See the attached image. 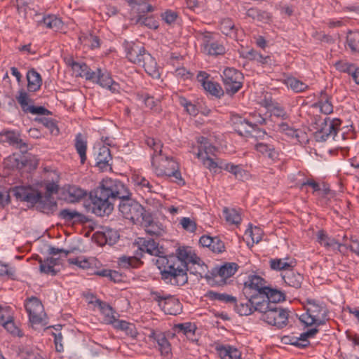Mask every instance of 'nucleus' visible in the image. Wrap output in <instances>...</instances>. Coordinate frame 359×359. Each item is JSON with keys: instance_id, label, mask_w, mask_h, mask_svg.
<instances>
[{"instance_id": "1", "label": "nucleus", "mask_w": 359, "mask_h": 359, "mask_svg": "<svg viewBox=\"0 0 359 359\" xmlns=\"http://www.w3.org/2000/svg\"><path fill=\"white\" fill-rule=\"evenodd\" d=\"M123 183L111 178L103 179L89 194L92 212L99 217L109 215L115 202L123 194Z\"/></svg>"}, {"instance_id": "2", "label": "nucleus", "mask_w": 359, "mask_h": 359, "mask_svg": "<svg viewBox=\"0 0 359 359\" xmlns=\"http://www.w3.org/2000/svg\"><path fill=\"white\" fill-rule=\"evenodd\" d=\"M18 201L27 202L31 207L36 206L37 210L52 215L57 209V203L53 196L43 195L30 186H15L10 189Z\"/></svg>"}, {"instance_id": "3", "label": "nucleus", "mask_w": 359, "mask_h": 359, "mask_svg": "<svg viewBox=\"0 0 359 359\" xmlns=\"http://www.w3.org/2000/svg\"><path fill=\"white\" fill-rule=\"evenodd\" d=\"M155 264L160 270L161 279L167 284L182 286L188 282V268H184L182 262H175L161 257L156 259Z\"/></svg>"}, {"instance_id": "4", "label": "nucleus", "mask_w": 359, "mask_h": 359, "mask_svg": "<svg viewBox=\"0 0 359 359\" xmlns=\"http://www.w3.org/2000/svg\"><path fill=\"white\" fill-rule=\"evenodd\" d=\"M265 279L257 275H250L244 283L243 294L245 297L250 298L255 306L256 311L262 313L269 308L266 301V292L264 290Z\"/></svg>"}, {"instance_id": "5", "label": "nucleus", "mask_w": 359, "mask_h": 359, "mask_svg": "<svg viewBox=\"0 0 359 359\" xmlns=\"http://www.w3.org/2000/svg\"><path fill=\"white\" fill-rule=\"evenodd\" d=\"M124 194L118 197V210L123 217L133 223H140L149 212L137 201L130 198L131 194L123 183Z\"/></svg>"}, {"instance_id": "6", "label": "nucleus", "mask_w": 359, "mask_h": 359, "mask_svg": "<svg viewBox=\"0 0 359 359\" xmlns=\"http://www.w3.org/2000/svg\"><path fill=\"white\" fill-rule=\"evenodd\" d=\"M341 121L339 118L330 119L329 117L322 118L319 116L313 118L312 127L316 130L313 137L316 142H325L329 137H334L340 128Z\"/></svg>"}, {"instance_id": "7", "label": "nucleus", "mask_w": 359, "mask_h": 359, "mask_svg": "<svg viewBox=\"0 0 359 359\" xmlns=\"http://www.w3.org/2000/svg\"><path fill=\"white\" fill-rule=\"evenodd\" d=\"M221 76L227 95L233 96L243 88L244 76L236 69L226 67Z\"/></svg>"}, {"instance_id": "8", "label": "nucleus", "mask_w": 359, "mask_h": 359, "mask_svg": "<svg viewBox=\"0 0 359 359\" xmlns=\"http://www.w3.org/2000/svg\"><path fill=\"white\" fill-rule=\"evenodd\" d=\"M307 307L306 310L311 316V322L308 325H323L330 319L329 311L326 305L312 299H306Z\"/></svg>"}, {"instance_id": "9", "label": "nucleus", "mask_w": 359, "mask_h": 359, "mask_svg": "<svg viewBox=\"0 0 359 359\" xmlns=\"http://www.w3.org/2000/svg\"><path fill=\"white\" fill-rule=\"evenodd\" d=\"M151 297L165 314L176 316L182 311V304L171 294H161L159 292H151Z\"/></svg>"}, {"instance_id": "10", "label": "nucleus", "mask_w": 359, "mask_h": 359, "mask_svg": "<svg viewBox=\"0 0 359 359\" xmlns=\"http://www.w3.org/2000/svg\"><path fill=\"white\" fill-rule=\"evenodd\" d=\"M262 313L261 320L269 325L276 326L278 328H283L287 324L288 311L278 307L277 305L269 306V308L265 309Z\"/></svg>"}, {"instance_id": "11", "label": "nucleus", "mask_w": 359, "mask_h": 359, "mask_svg": "<svg viewBox=\"0 0 359 359\" xmlns=\"http://www.w3.org/2000/svg\"><path fill=\"white\" fill-rule=\"evenodd\" d=\"M25 307L32 324L47 325L43 306L37 297L32 296L28 298L25 303Z\"/></svg>"}, {"instance_id": "12", "label": "nucleus", "mask_w": 359, "mask_h": 359, "mask_svg": "<svg viewBox=\"0 0 359 359\" xmlns=\"http://www.w3.org/2000/svg\"><path fill=\"white\" fill-rule=\"evenodd\" d=\"M153 167L158 176L174 177L179 180L178 184L184 185L185 184L180 171L179 164L172 157L165 156V158L161 159L159 166L155 167L154 165Z\"/></svg>"}, {"instance_id": "13", "label": "nucleus", "mask_w": 359, "mask_h": 359, "mask_svg": "<svg viewBox=\"0 0 359 359\" xmlns=\"http://www.w3.org/2000/svg\"><path fill=\"white\" fill-rule=\"evenodd\" d=\"M238 269V265L235 262H226L219 266H215L210 271H208L205 276V278L210 282L214 280L215 278L220 277L221 283L219 285H224L226 283V280L233 276Z\"/></svg>"}, {"instance_id": "14", "label": "nucleus", "mask_w": 359, "mask_h": 359, "mask_svg": "<svg viewBox=\"0 0 359 359\" xmlns=\"http://www.w3.org/2000/svg\"><path fill=\"white\" fill-rule=\"evenodd\" d=\"M148 337L154 343H156L158 349L162 356L168 358L172 355L171 344L166 338L165 333L152 330Z\"/></svg>"}, {"instance_id": "15", "label": "nucleus", "mask_w": 359, "mask_h": 359, "mask_svg": "<svg viewBox=\"0 0 359 359\" xmlns=\"http://www.w3.org/2000/svg\"><path fill=\"white\" fill-rule=\"evenodd\" d=\"M209 76L210 75L205 72H199L197 75V80L210 95L218 98L221 97L224 94V90L218 83L208 81Z\"/></svg>"}, {"instance_id": "16", "label": "nucleus", "mask_w": 359, "mask_h": 359, "mask_svg": "<svg viewBox=\"0 0 359 359\" xmlns=\"http://www.w3.org/2000/svg\"><path fill=\"white\" fill-rule=\"evenodd\" d=\"M125 50L128 60L137 65H141L143 56L148 53L143 46L133 42H126Z\"/></svg>"}, {"instance_id": "17", "label": "nucleus", "mask_w": 359, "mask_h": 359, "mask_svg": "<svg viewBox=\"0 0 359 359\" xmlns=\"http://www.w3.org/2000/svg\"><path fill=\"white\" fill-rule=\"evenodd\" d=\"M167 259L172 260L173 262L178 259L182 262L184 268H188L189 263H197V260H200L199 257L196 254L191 253V250L187 247H180L176 250V255H167Z\"/></svg>"}, {"instance_id": "18", "label": "nucleus", "mask_w": 359, "mask_h": 359, "mask_svg": "<svg viewBox=\"0 0 359 359\" xmlns=\"http://www.w3.org/2000/svg\"><path fill=\"white\" fill-rule=\"evenodd\" d=\"M93 237L100 245H104L105 244L112 245L118 241L119 233L118 231L115 229L105 227L102 228V231H96Z\"/></svg>"}, {"instance_id": "19", "label": "nucleus", "mask_w": 359, "mask_h": 359, "mask_svg": "<svg viewBox=\"0 0 359 359\" xmlns=\"http://www.w3.org/2000/svg\"><path fill=\"white\" fill-rule=\"evenodd\" d=\"M138 244L139 249L142 252L158 257V258H161V257H167L163 250V248L162 246H159V244L152 238H140Z\"/></svg>"}, {"instance_id": "20", "label": "nucleus", "mask_w": 359, "mask_h": 359, "mask_svg": "<svg viewBox=\"0 0 359 359\" xmlns=\"http://www.w3.org/2000/svg\"><path fill=\"white\" fill-rule=\"evenodd\" d=\"M0 142L19 149L25 153L28 149L27 144L20 137V135L14 131H5L0 133Z\"/></svg>"}, {"instance_id": "21", "label": "nucleus", "mask_w": 359, "mask_h": 359, "mask_svg": "<svg viewBox=\"0 0 359 359\" xmlns=\"http://www.w3.org/2000/svg\"><path fill=\"white\" fill-rule=\"evenodd\" d=\"M203 247L208 248L214 253H222L225 251L224 243L218 236L211 237L203 235L199 239Z\"/></svg>"}, {"instance_id": "22", "label": "nucleus", "mask_w": 359, "mask_h": 359, "mask_svg": "<svg viewBox=\"0 0 359 359\" xmlns=\"http://www.w3.org/2000/svg\"><path fill=\"white\" fill-rule=\"evenodd\" d=\"M281 277L287 285L295 289L300 288L304 280L303 275L295 271L292 266L288 270L283 271Z\"/></svg>"}, {"instance_id": "23", "label": "nucleus", "mask_w": 359, "mask_h": 359, "mask_svg": "<svg viewBox=\"0 0 359 359\" xmlns=\"http://www.w3.org/2000/svg\"><path fill=\"white\" fill-rule=\"evenodd\" d=\"M334 67L340 72L346 73L351 76L354 82L359 85V67L348 62L338 60L335 62Z\"/></svg>"}, {"instance_id": "24", "label": "nucleus", "mask_w": 359, "mask_h": 359, "mask_svg": "<svg viewBox=\"0 0 359 359\" xmlns=\"http://www.w3.org/2000/svg\"><path fill=\"white\" fill-rule=\"evenodd\" d=\"M145 228V231L150 236H158L161 234V224L158 222H155L153 215L149 211L140 222Z\"/></svg>"}, {"instance_id": "25", "label": "nucleus", "mask_w": 359, "mask_h": 359, "mask_svg": "<svg viewBox=\"0 0 359 359\" xmlns=\"http://www.w3.org/2000/svg\"><path fill=\"white\" fill-rule=\"evenodd\" d=\"M58 217L66 222H72L74 223L84 224L88 221L86 217L83 214L76 210L68 208L61 210L58 214Z\"/></svg>"}, {"instance_id": "26", "label": "nucleus", "mask_w": 359, "mask_h": 359, "mask_svg": "<svg viewBox=\"0 0 359 359\" xmlns=\"http://www.w3.org/2000/svg\"><path fill=\"white\" fill-rule=\"evenodd\" d=\"M265 280L264 290H265L266 298V301L269 303V306H274L277 303L283 302L285 300V294L280 290L269 287L266 285Z\"/></svg>"}, {"instance_id": "27", "label": "nucleus", "mask_w": 359, "mask_h": 359, "mask_svg": "<svg viewBox=\"0 0 359 359\" xmlns=\"http://www.w3.org/2000/svg\"><path fill=\"white\" fill-rule=\"evenodd\" d=\"M96 83L102 88L109 90L113 93L119 91V84L112 79L111 74L106 69H102Z\"/></svg>"}, {"instance_id": "28", "label": "nucleus", "mask_w": 359, "mask_h": 359, "mask_svg": "<svg viewBox=\"0 0 359 359\" xmlns=\"http://www.w3.org/2000/svg\"><path fill=\"white\" fill-rule=\"evenodd\" d=\"M141 66H142L145 72L153 78H158L160 73L157 62L154 57L149 53L143 56L141 61Z\"/></svg>"}, {"instance_id": "29", "label": "nucleus", "mask_w": 359, "mask_h": 359, "mask_svg": "<svg viewBox=\"0 0 359 359\" xmlns=\"http://www.w3.org/2000/svg\"><path fill=\"white\" fill-rule=\"evenodd\" d=\"M317 240L318 242L324 247L327 248H332L333 249H337V250L340 252H342L341 249L342 247H344L346 250L347 249L346 245L339 243L334 238H330L323 230H320L318 231Z\"/></svg>"}, {"instance_id": "30", "label": "nucleus", "mask_w": 359, "mask_h": 359, "mask_svg": "<svg viewBox=\"0 0 359 359\" xmlns=\"http://www.w3.org/2000/svg\"><path fill=\"white\" fill-rule=\"evenodd\" d=\"M232 123L235 131L241 137H249L250 130L248 127L250 128V121L241 116L235 115L232 118Z\"/></svg>"}, {"instance_id": "31", "label": "nucleus", "mask_w": 359, "mask_h": 359, "mask_svg": "<svg viewBox=\"0 0 359 359\" xmlns=\"http://www.w3.org/2000/svg\"><path fill=\"white\" fill-rule=\"evenodd\" d=\"M95 304L98 306L101 313L104 316V322L108 325H113V323L116 320L114 316L115 311H114L113 308L109 304L100 299H97L95 301Z\"/></svg>"}, {"instance_id": "32", "label": "nucleus", "mask_w": 359, "mask_h": 359, "mask_svg": "<svg viewBox=\"0 0 359 359\" xmlns=\"http://www.w3.org/2000/svg\"><path fill=\"white\" fill-rule=\"evenodd\" d=\"M112 159L111 151L109 147L102 146L99 148L98 153L95 158L96 165L100 169H106L109 165V162Z\"/></svg>"}, {"instance_id": "33", "label": "nucleus", "mask_w": 359, "mask_h": 359, "mask_svg": "<svg viewBox=\"0 0 359 359\" xmlns=\"http://www.w3.org/2000/svg\"><path fill=\"white\" fill-rule=\"evenodd\" d=\"M215 350L221 359H240L241 353L231 346L217 345Z\"/></svg>"}, {"instance_id": "34", "label": "nucleus", "mask_w": 359, "mask_h": 359, "mask_svg": "<svg viewBox=\"0 0 359 359\" xmlns=\"http://www.w3.org/2000/svg\"><path fill=\"white\" fill-rule=\"evenodd\" d=\"M27 89L30 92H36L41 88L42 79L41 75L34 69L27 74Z\"/></svg>"}, {"instance_id": "35", "label": "nucleus", "mask_w": 359, "mask_h": 359, "mask_svg": "<svg viewBox=\"0 0 359 359\" xmlns=\"http://www.w3.org/2000/svg\"><path fill=\"white\" fill-rule=\"evenodd\" d=\"M235 306L236 311L240 316H249L256 311L255 306L250 301V298L241 299L240 303L238 304L237 302L236 304H233Z\"/></svg>"}, {"instance_id": "36", "label": "nucleus", "mask_w": 359, "mask_h": 359, "mask_svg": "<svg viewBox=\"0 0 359 359\" xmlns=\"http://www.w3.org/2000/svg\"><path fill=\"white\" fill-rule=\"evenodd\" d=\"M128 5L133 9L136 8L138 15H146L154 11V7L148 4L147 0H126Z\"/></svg>"}, {"instance_id": "37", "label": "nucleus", "mask_w": 359, "mask_h": 359, "mask_svg": "<svg viewBox=\"0 0 359 359\" xmlns=\"http://www.w3.org/2000/svg\"><path fill=\"white\" fill-rule=\"evenodd\" d=\"M175 332L177 333H182L187 336V338L192 341H194V336L195 335V331L196 330V326L195 324L190 322L184 323L176 324L174 326Z\"/></svg>"}, {"instance_id": "38", "label": "nucleus", "mask_w": 359, "mask_h": 359, "mask_svg": "<svg viewBox=\"0 0 359 359\" xmlns=\"http://www.w3.org/2000/svg\"><path fill=\"white\" fill-rule=\"evenodd\" d=\"M205 156H203V153L199 149L197 153V157L202 160L203 164L205 168L209 169L210 171H213L214 172H217V168L221 169V165H222V161H215V160L210 156H208L207 149L205 148Z\"/></svg>"}, {"instance_id": "39", "label": "nucleus", "mask_w": 359, "mask_h": 359, "mask_svg": "<svg viewBox=\"0 0 359 359\" xmlns=\"http://www.w3.org/2000/svg\"><path fill=\"white\" fill-rule=\"evenodd\" d=\"M315 105L319 107L320 111L326 115L333 111V105L330 102V97L324 90L320 92L319 100Z\"/></svg>"}, {"instance_id": "40", "label": "nucleus", "mask_w": 359, "mask_h": 359, "mask_svg": "<svg viewBox=\"0 0 359 359\" xmlns=\"http://www.w3.org/2000/svg\"><path fill=\"white\" fill-rule=\"evenodd\" d=\"M255 149L273 161L278 157V153L275 150L273 145L259 142L255 144Z\"/></svg>"}, {"instance_id": "41", "label": "nucleus", "mask_w": 359, "mask_h": 359, "mask_svg": "<svg viewBox=\"0 0 359 359\" xmlns=\"http://www.w3.org/2000/svg\"><path fill=\"white\" fill-rule=\"evenodd\" d=\"M205 297L210 300H218L226 304H236V297L228 294L219 293L212 290L207 292Z\"/></svg>"}, {"instance_id": "42", "label": "nucleus", "mask_w": 359, "mask_h": 359, "mask_svg": "<svg viewBox=\"0 0 359 359\" xmlns=\"http://www.w3.org/2000/svg\"><path fill=\"white\" fill-rule=\"evenodd\" d=\"M219 29L226 36L230 37L236 36L237 29L231 18L222 19L220 22Z\"/></svg>"}, {"instance_id": "43", "label": "nucleus", "mask_w": 359, "mask_h": 359, "mask_svg": "<svg viewBox=\"0 0 359 359\" xmlns=\"http://www.w3.org/2000/svg\"><path fill=\"white\" fill-rule=\"evenodd\" d=\"M74 147L80 156L81 163L83 164L86 160L87 142L83 140L81 133L76 135Z\"/></svg>"}, {"instance_id": "44", "label": "nucleus", "mask_w": 359, "mask_h": 359, "mask_svg": "<svg viewBox=\"0 0 359 359\" xmlns=\"http://www.w3.org/2000/svg\"><path fill=\"white\" fill-rule=\"evenodd\" d=\"M203 52L209 55L217 56L225 53V47L218 41L215 40L211 43H208L207 46H204Z\"/></svg>"}, {"instance_id": "45", "label": "nucleus", "mask_w": 359, "mask_h": 359, "mask_svg": "<svg viewBox=\"0 0 359 359\" xmlns=\"http://www.w3.org/2000/svg\"><path fill=\"white\" fill-rule=\"evenodd\" d=\"M16 100L25 113H28V109L30 108V106L34 104V100L31 99L28 93L23 90L18 92Z\"/></svg>"}, {"instance_id": "46", "label": "nucleus", "mask_w": 359, "mask_h": 359, "mask_svg": "<svg viewBox=\"0 0 359 359\" xmlns=\"http://www.w3.org/2000/svg\"><path fill=\"white\" fill-rule=\"evenodd\" d=\"M285 83L295 93L304 92L309 88L307 84L294 77H288L285 81Z\"/></svg>"}, {"instance_id": "47", "label": "nucleus", "mask_w": 359, "mask_h": 359, "mask_svg": "<svg viewBox=\"0 0 359 359\" xmlns=\"http://www.w3.org/2000/svg\"><path fill=\"white\" fill-rule=\"evenodd\" d=\"M43 22L46 25V27L53 29L55 31H58L63 27V22L61 19L54 15L44 17Z\"/></svg>"}, {"instance_id": "48", "label": "nucleus", "mask_w": 359, "mask_h": 359, "mask_svg": "<svg viewBox=\"0 0 359 359\" xmlns=\"http://www.w3.org/2000/svg\"><path fill=\"white\" fill-rule=\"evenodd\" d=\"M346 43L352 52H359V32L349 31L346 36Z\"/></svg>"}, {"instance_id": "49", "label": "nucleus", "mask_w": 359, "mask_h": 359, "mask_svg": "<svg viewBox=\"0 0 359 359\" xmlns=\"http://www.w3.org/2000/svg\"><path fill=\"white\" fill-rule=\"evenodd\" d=\"M136 23L152 29H156L159 26L158 22L153 16H146V15H137Z\"/></svg>"}, {"instance_id": "50", "label": "nucleus", "mask_w": 359, "mask_h": 359, "mask_svg": "<svg viewBox=\"0 0 359 359\" xmlns=\"http://www.w3.org/2000/svg\"><path fill=\"white\" fill-rule=\"evenodd\" d=\"M145 143L148 147L151 148L154 150V154L152 155V161H151V165L152 166H154V156L156 155V154H158L159 155L162 154V147L163 144L161 142L158 140H156L153 137H147L145 140Z\"/></svg>"}, {"instance_id": "51", "label": "nucleus", "mask_w": 359, "mask_h": 359, "mask_svg": "<svg viewBox=\"0 0 359 359\" xmlns=\"http://www.w3.org/2000/svg\"><path fill=\"white\" fill-rule=\"evenodd\" d=\"M67 192L72 202L78 201L86 195L83 189L75 185L69 186Z\"/></svg>"}, {"instance_id": "52", "label": "nucleus", "mask_w": 359, "mask_h": 359, "mask_svg": "<svg viewBox=\"0 0 359 359\" xmlns=\"http://www.w3.org/2000/svg\"><path fill=\"white\" fill-rule=\"evenodd\" d=\"M309 338V337L307 332H305L302 333L299 337H292L290 339L289 344L299 348H304L310 344L308 340Z\"/></svg>"}, {"instance_id": "53", "label": "nucleus", "mask_w": 359, "mask_h": 359, "mask_svg": "<svg viewBox=\"0 0 359 359\" xmlns=\"http://www.w3.org/2000/svg\"><path fill=\"white\" fill-rule=\"evenodd\" d=\"M226 220L233 224H238L241 222V217L235 209L224 208L223 210Z\"/></svg>"}, {"instance_id": "54", "label": "nucleus", "mask_w": 359, "mask_h": 359, "mask_svg": "<svg viewBox=\"0 0 359 359\" xmlns=\"http://www.w3.org/2000/svg\"><path fill=\"white\" fill-rule=\"evenodd\" d=\"M221 169H224L231 173H232L236 178H241L243 177L242 173L244 172V170L240 165H235L233 163H224L222 161Z\"/></svg>"}, {"instance_id": "55", "label": "nucleus", "mask_w": 359, "mask_h": 359, "mask_svg": "<svg viewBox=\"0 0 359 359\" xmlns=\"http://www.w3.org/2000/svg\"><path fill=\"white\" fill-rule=\"evenodd\" d=\"M139 262V259L135 257L122 256L118 258V264L121 268L128 269L135 267Z\"/></svg>"}, {"instance_id": "56", "label": "nucleus", "mask_w": 359, "mask_h": 359, "mask_svg": "<svg viewBox=\"0 0 359 359\" xmlns=\"http://www.w3.org/2000/svg\"><path fill=\"white\" fill-rule=\"evenodd\" d=\"M269 262L271 269L276 271H285L292 267L290 263L283 262L282 259H271Z\"/></svg>"}, {"instance_id": "57", "label": "nucleus", "mask_w": 359, "mask_h": 359, "mask_svg": "<svg viewBox=\"0 0 359 359\" xmlns=\"http://www.w3.org/2000/svg\"><path fill=\"white\" fill-rule=\"evenodd\" d=\"M142 99L147 107L149 108L151 110H154L156 112H160V102L158 100H155L154 97L150 96L149 95H142Z\"/></svg>"}, {"instance_id": "58", "label": "nucleus", "mask_w": 359, "mask_h": 359, "mask_svg": "<svg viewBox=\"0 0 359 359\" xmlns=\"http://www.w3.org/2000/svg\"><path fill=\"white\" fill-rule=\"evenodd\" d=\"M179 102L180 105L184 107L187 112L191 116H196L198 113V109L197 107L192 104L191 102L189 101L187 98L184 97H180Z\"/></svg>"}, {"instance_id": "59", "label": "nucleus", "mask_w": 359, "mask_h": 359, "mask_svg": "<svg viewBox=\"0 0 359 359\" xmlns=\"http://www.w3.org/2000/svg\"><path fill=\"white\" fill-rule=\"evenodd\" d=\"M2 326L13 336H18L19 337L23 336L22 331L15 325L13 318L11 320H7Z\"/></svg>"}, {"instance_id": "60", "label": "nucleus", "mask_w": 359, "mask_h": 359, "mask_svg": "<svg viewBox=\"0 0 359 359\" xmlns=\"http://www.w3.org/2000/svg\"><path fill=\"white\" fill-rule=\"evenodd\" d=\"M36 259L40 264L39 270L41 273L45 274H51L52 276L57 275V271L54 269L53 266L47 264L46 262L43 261L39 255H36Z\"/></svg>"}, {"instance_id": "61", "label": "nucleus", "mask_w": 359, "mask_h": 359, "mask_svg": "<svg viewBox=\"0 0 359 359\" xmlns=\"http://www.w3.org/2000/svg\"><path fill=\"white\" fill-rule=\"evenodd\" d=\"M36 121L41 123L44 126L48 128L51 134L57 135L59 133V129L53 119L48 118H36Z\"/></svg>"}, {"instance_id": "62", "label": "nucleus", "mask_w": 359, "mask_h": 359, "mask_svg": "<svg viewBox=\"0 0 359 359\" xmlns=\"http://www.w3.org/2000/svg\"><path fill=\"white\" fill-rule=\"evenodd\" d=\"M102 69L97 68L95 71H93L88 67L85 74H82V77H85L86 80L91 81L94 83L97 82V79L100 77Z\"/></svg>"}, {"instance_id": "63", "label": "nucleus", "mask_w": 359, "mask_h": 359, "mask_svg": "<svg viewBox=\"0 0 359 359\" xmlns=\"http://www.w3.org/2000/svg\"><path fill=\"white\" fill-rule=\"evenodd\" d=\"M180 224L184 230L191 233H194L196 230V222L189 217H182L180 220Z\"/></svg>"}, {"instance_id": "64", "label": "nucleus", "mask_w": 359, "mask_h": 359, "mask_svg": "<svg viewBox=\"0 0 359 359\" xmlns=\"http://www.w3.org/2000/svg\"><path fill=\"white\" fill-rule=\"evenodd\" d=\"M162 19L168 25H172L178 18V13L172 10H167L161 14Z\"/></svg>"}]
</instances>
